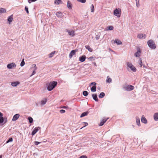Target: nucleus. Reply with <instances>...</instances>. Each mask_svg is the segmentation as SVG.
Instances as JSON below:
<instances>
[{
	"label": "nucleus",
	"mask_w": 158,
	"mask_h": 158,
	"mask_svg": "<svg viewBox=\"0 0 158 158\" xmlns=\"http://www.w3.org/2000/svg\"><path fill=\"white\" fill-rule=\"evenodd\" d=\"M57 82L56 81L51 82L49 83L46 84V86L47 87V89L49 91L52 90L56 86Z\"/></svg>",
	"instance_id": "nucleus-1"
},
{
	"label": "nucleus",
	"mask_w": 158,
	"mask_h": 158,
	"mask_svg": "<svg viewBox=\"0 0 158 158\" xmlns=\"http://www.w3.org/2000/svg\"><path fill=\"white\" fill-rule=\"evenodd\" d=\"M127 69L128 71L130 69L131 71L133 72H135L136 69L134 66L130 62H127Z\"/></svg>",
	"instance_id": "nucleus-2"
},
{
	"label": "nucleus",
	"mask_w": 158,
	"mask_h": 158,
	"mask_svg": "<svg viewBox=\"0 0 158 158\" xmlns=\"http://www.w3.org/2000/svg\"><path fill=\"white\" fill-rule=\"evenodd\" d=\"M147 44L149 47L151 48L155 49L156 46L154 42L152 40H150L147 42Z\"/></svg>",
	"instance_id": "nucleus-3"
},
{
	"label": "nucleus",
	"mask_w": 158,
	"mask_h": 158,
	"mask_svg": "<svg viewBox=\"0 0 158 158\" xmlns=\"http://www.w3.org/2000/svg\"><path fill=\"white\" fill-rule=\"evenodd\" d=\"M16 66V65L14 62L9 64L7 65V67L8 69H12L15 68Z\"/></svg>",
	"instance_id": "nucleus-4"
},
{
	"label": "nucleus",
	"mask_w": 158,
	"mask_h": 158,
	"mask_svg": "<svg viewBox=\"0 0 158 158\" xmlns=\"http://www.w3.org/2000/svg\"><path fill=\"white\" fill-rule=\"evenodd\" d=\"M114 15L118 17H119L121 15V11H119L118 9H116L114 10Z\"/></svg>",
	"instance_id": "nucleus-5"
},
{
	"label": "nucleus",
	"mask_w": 158,
	"mask_h": 158,
	"mask_svg": "<svg viewBox=\"0 0 158 158\" xmlns=\"http://www.w3.org/2000/svg\"><path fill=\"white\" fill-rule=\"evenodd\" d=\"M40 128H41L40 127H35L32 131L31 135H34Z\"/></svg>",
	"instance_id": "nucleus-6"
},
{
	"label": "nucleus",
	"mask_w": 158,
	"mask_h": 158,
	"mask_svg": "<svg viewBox=\"0 0 158 158\" xmlns=\"http://www.w3.org/2000/svg\"><path fill=\"white\" fill-rule=\"evenodd\" d=\"M66 31L68 33L69 35L71 37H73L75 35L74 31L73 30H67Z\"/></svg>",
	"instance_id": "nucleus-7"
},
{
	"label": "nucleus",
	"mask_w": 158,
	"mask_h": 158,
	"mask_svg": "<svg viewBox=\"0 0 158 158\" xmlns=\"http://www.w3.org/2000/svg\"><path fill=\"white\" fill-rule=\"evenodd\" d=\"M146 37V35L143 34H139L137 35V37L138 38L142 39H145Z\"/></svg>",
	"instance_id": "nucleus-8"
},
{
	"label": "nucleus",
	"mask_w": 158,
	"mask_h": 158,
	"mask_svg": "<svg viewBox=\"0 0 158 158\" xmlns=\"http://www.w3.org/2000/svg\"><path fill=\"white\" fill-rule=\"evenodd\" d=\"M141 121L142 123L147 124L148 123L147 120L143 115L142 116Z\"/></svg>",
	"instance_id": "nucleus-9"
},
{
	"label": "nucleus",
	"mask_w": 158,
	"mask_h": 158,
	"mask_svg": "<svg viewBox=\"0 0 158 158\" xmlns=\"http://www.w3.org/2000/svg\"><path fill=\"white\" fill-rule=\"evenodd\" d=\"M56 15L58 18H62L63 17V13L60 11L57 12L56 14Z\"/></svg>",
	"instance_id": "nucleus-10"
},
{
	"label": "nucleus",
	"mask_w": 158,
	"mask_h": 158,
	"mask_svg": "<svg viewBox=\"0 0 158 158\" xmlns=\"http://www.w3.org/2000/svg\"><path fill=\"white\" fill-rule=\"evenodd\" d=\"M135 119L136 120V124L138 126V127H140L141 126V125L140 124L139 118L138 117L136 116L135 117Z\"/></svg>",
	"instance_id": "nucleus-11"
},
{
	"label": "nucleus",
	"mask_w": 158,
	"mask_h": 158,
	"mask_svg": "<svg viewBox=\"0 0 158 158\" xmlns=\"http://www.w3.org/2000/svg\"><path fill=\"white\" fill-rule=\"evenodd\" d=\"M13 18V15H11L8 17L7 19V21L9 24L12 21Z\"/></svg>",
	"instance_id": "nucleus-12"
},
{
	"label": "nucleus",
	"mask_w": 158,
	"mask_h": 158,
	"mask_svg": "<svg viewBox=\"0 0 158 158\" xmlns=\"http://www.w3.org/2000/svg\"><path fill=\"white\" fill-rule=\"evenodd\" d=\"M19 114H17L15 115L13 117L12 119L13 121H16L19 117Z\"/></svg>",
	"instance_id": "nucleus-13"
},
{
	"label": "nucleus",
	"mask_w": 158,
	"mask_h": 158,
	"mask_svg": "<svg viewBox=\"0 0 158 158\" xmlns=\"http://www.w3.org/2000/svg\"><path fill=\"white\" fill-rule=\"evenodd\" d=\"M92 96L93 99L96 102H98V99L97 97V95L96 94H93Z\"/></svg>",
	"instance_id": "nucleus-14"
},
{
	"label": "nucleus",
	"mask_w": 158,
	"mask_h": 158,
	"mask_svg": "<svg viewBox=\"0 0 158 158\" xmlns=\"http://www.w3.org/2000/svg\"><path fill=\"white\" fill-rule=\"evenodd\" d=\"M72 5L71 3V2L69 1H67V7L68 8L70 9H72Z\"/></svg>",
	"instance_id": "nucleus-15"
},
{
	"label": "nucleus",
	"mask_w": 158,
	"mask_h": 158,
	"mask_svg": "<svg viewBox=\"0 0 158 158\" xmlns=\"http://www.w3.org/2000/svg\"><path fill=\"white\" fill-rule=\"evenodd\" d=\"M76 53V51L75 50H72L69 53V58H71Z\"/></svg>",
	"instance_id": "nucleus-16"
},
{
	"label": "nucleus",
	"mask_w": 158,
	"mask_h": 158,
	"mask_svg": "<svg viewBox=\"0 0 158 158\" xmlns=\"http://www.w3.org/2000/svg\"><path fill=\"white\" fill-rule=\"evenodd\" d=\"M86 57L85 55L82 56L79 58V60L81 62L84 61L85 60Z\"/></svg>",
	"instance_id": "nucleus-17"
},
{
	"label": "nucleus",
	"mask_w": 158,
	"mask_h": 158,
	"mask_svg": "<svg viewBox=\"0 0 158 158\" xmlns=\"http://www.w3.org/2000/svg\"><path fill=\"white\" fill-rule=\"evenodd\" d=\"M20 84V82L18 81L15 82H11V85L13 87H15L17 86L18 85Z\"/></svg>",
	"instance_id": "nucleus-18"
},
{
	"label": "nucleus",
	"mask_w": 158,
	"mask_h": 158,
	"mask_svg": "<svg viewBox=\"0 0 158 158\" xmlns=\"http://www.w3.org/2000/svg\"><path fill=\"white\" fill-rule=\"evenodd\" d=\"M141 53V51L139 49L135 53V56L136 57H138L139 56Z\"/></svg>",
	"instance_id": "nucleus-19"
},
{
	"label": "nucleus",
	"mask_w": 158,
	"mask_h": 158,
	"mask_svg": "<svg viewBox=\"0 0 158 158\" xmlns=\"http://www.w3.org/2000/svg\"><path fill=\"white\" fill-rule=\"evenodd\" d=\"M47 99L46 98H44L41 101V105L42 106L44 105L47 102Z\"/></svg>",
	"instance_id": "nucleus-20"
},
{
	"label": "nucleus",
	"mask_w": 158,
	"mask_h": 158,
	"mask_svg": "<svg viewBox=\"0 0 158 158\" xmlns=\"http://www.w3.org/2000/svg\"><path fill=\"white\" fill-rule=\"evenodd\" d=\"M114 43L116 44L117 45L122 44V43L118 39H116L114 41Z\"/></svg>",
	"instance_id": "nucleus-21"
},
{
	"label": "nucleus",
	"mask_w": 158,
	"mask_h": 158,
	"mask_svg": "<svg viewBox=\"0 0 158 158\" xmlns=\"http://www.w3.org/2000/svg\"><path fill=\"white\" fill-rule=\"evenodd\" d=\"M153 117L155 121H158V113H156L154 114L153 115Z\"/></svg>",
	"instance_id": "nucleus-22"
},
{
	"label": "nucleus",
	"mask_w": 158,
	"mask_h": 158,
	"mask_svg": "<svg viewBox=\"0 0 158 158\" xmlns=\"http://www.w3.org/2000/svg\"><path fill=\"white\" fill-rule=\"evenodd\" d=\"M107 120L106 119H102V121L100 122V123L99 125V126H102L104 124V123Z\"/></svg>",
	"instance_id": "nucleus-23"
},
{
	"label": "nucleus",
	"mask_w": 158,
	"mask_h": 158,
	"mask_svg": "<svg viewBox=\"0 0 158 158\" xmlns=\"http://www.w3.org/2000/svg\"><path fill=\"white\" fill-rule=\"evenodd\" d=\"M62 1L61 0H55L54 3L56 5H59L62 3Z\"/></svg>",
	"instance_id": "nucleus-24"
},
{
	"label": "nucleus",
	"mask_w": 158,
	"mask_h": 158,
	"mask_svg": "<svg viewBox=\"0 0 158 158\" xmlns=\"http://www.w3.org/2000/svg\"><path fill=\"white\" fill-rule=\"evenodd\" d=\"M89 112L88 111L87 112H85L83 113L81 115L80 117L81 118L83 117L84 116H86L87 115L89 114Z\"/></svg>",
	"instance_id": "nucleus-25"
},
{
	"label": "nucleus",
	"mask_w": 158,
	"mask_h": 158,
	"mask_svg": "<svg viewBox=\"0 0 158 158\" xmlns=\"http://www.w3.org/2000/svg\"><path fill=\"white\" fill-rule=\"evenodd\" d=\"M85 48L87 49L90 52H92L93 51L92 49L90 47L89 45H86L85 46Z\"/></svg>",
	"instance_id": "nucleus-26"
},
{
	"label": "nucleus",
	"mask_w": 158,
	"mask_h": 158,
	"mask_svg": "<svg viewBox=\"0 0 158 158\" xmlns=\"http://www.w3.org/2000/svg\"><path fill=\"white\" fill-rule=\"evenodd\" d=\"M6 12V9L4 8L0 9V14L2 13H5Z\"/></svg>",
	"instance_id": "nucleus-27"
},
{
	"label": "nucleus",
	"mask_w": 158,
	"mask_h": 158,
	"mask_svg": "<svg viewBox=\"0 0 158 158\" xmlns=\"http://www.w3.org/2000/svg\"><path fill=\"white\" fill-rule=\"evenodd\" d=\"M107 78L106 81V82L110 83L112 82V79L110 78H109V76H107Z\"/></svg>",
	"instance_id": "nucleus-28"
},
{
	"label": "nucleus",
	"mask_w": 158,
	"mask_h": 158,
	"mask_svg": "<svg viewBox=\"0 0 158 158\" xmlns=\"http://www.w3.org/2000/svg\"><path fill=\"white\" fill-rule=\"evenodd\" d=\"M91 91L92 92H95L96 91V86H93L91 89Z\"/></svg>",
	"instance_id": "nucleus-29"
},
{
	"label": "nucleus",
	"mask_w": 158,
	"mask_h": 158,
	"mask_svg": "<svg viewBox=\"0 0 158 158\" xmlns=\"http://www.w3.org/2000/svg\"><path fill=\"white\" fill-rule=\"evenodd\" d=\"M105 95V93L103 92H102L100 93V94L99 96V98H102L104 97Z\"/></svg>",
	"instance_id": "nucleus-30"
},
{
	"label": "nucleus",
	"mask_w": 158,
	"mask_h": 158,
	"mask_svg": "<svg viewBox=\"0 0 158 158\" xmlns=\"http://www.w3.org/2000/svg\"><path fill=\"white\" fill-rule=\"evenodd\" d=\"M128 86L129 89V91L132 90L134 89V87L133 86H132L131 85H128Z\"/></svg>",
	"instance_id": "nucleus-31"
},
{
	"label": "nucleus",
	"mask_w": 158,
	"mask_h": 158,
	"mask_svg": "<svg viewBox=\"0 0 158 158\" xmlns=\"http://www.w3.org/2000/svg\"><path fill=\"white\" fill-rule=\"evenodd\" d=\"M4 119L2 116L0 117V124L4 122Z\"/></svg>",
	"instance_id": "nucleus-32"
},
{
	"label": "nucleus",
	"mask_w": 158,
	"mask_h": 158,
	"mask_svg": "<svg viewBox=\"0 0 158 158\" xmlns=\"http://www.w3.org/2000/svg\"><path fill=\"white\" fill-rule=\"evenodd\" d=\"M89 94L88 92L86 91H84L83 92V94L85 96H87Z\"/></svg>",
	"instance_id": "nucleus-33"
},
{
	"label": "nucleus",
	"mask_w": 158,
	"mask_h": 158,
	"mask_svg": "<svg viewBox=\"0 0 158 158\" xmlns=\"http://www.w3.org/2000/svg\"><path fill=\"white\" fill-rule=\"evenodd\" d=\"M28 120L30 123H32L33 119L32 117H28Z\"/></svg>",
	"instance_id": "nucleus-34"
},
{
	"label": "nucleus",
	"mask_w": 158,
	"mask_h": 158,
	"mask_svg": "<svg viewBox=\"0 0 158 158\" xmlns=\"http://www.w3.org/2000/svg\"><path fill=\"white\" fill-rule=\"evenodd\" d=\"M55 52L54 51V52H52L51 53H50L49 54V58H51V57H52L53 55L55 54Z\"/></svg>",
	"instance_id": "nucleus-35"
},
{
	"label": "nucleus",
	"mask_w": 158,
	"mask_h": 158,
	"mask_svg": "<svg viewBox=\"0 0 158 158\" xmlns=\"http://www.w3.org/2000/svg\"><path fill=\"white\" fill-rule=\"evenodd\" d=\"M13 141V138L12 137L10 138L6 142V143H7L10 142H11Z\"/></svg>",
	"instance_id": "nucleus-36"
},
{
	"label": "nucleus",
	"mask_w": 158,
	"mask_h": 158,
	"mask_svg": "<svg viewBox=\"0 0 158 158\" xmlns=\"http://www.w3.org/2000/svg\"><path fill=\"white\" fill-rule=\"evenodd\" d=\"M91 12H93L94 11V6L93 4H92L90 7Z\"/></svg>",
	"instance_id": "nucleus-37"
},
{
	"label": "nucleus",
	"mask_w": 158,
	"mask_h": 158,
	"mask_svg": "<svg viewBox=\"0 0 158 158\" xmlns=\"http://www.w3.org/2000/svg\"><path fill=\"white\" fill-rule=\"evenodd\" d=\"M82 123V124H84V126L82 127H81L80 129H81L82 128H83V127H85V126L88 125V123H87V122H83V123Z\"/></svg>",
	"instance_id": "nucleus-38"
},
{
	"label": "nucleus",
	"mask_w": 158,
	"mask_h": 158,
	"mask_svg": "<svg viewBox=\"0 0 158 158\" xmlns=\"http://www.w3.org/2000/svg\"><path fill=\"white\" fill-rule=\"evenodd\" d=\"M24 64H25V62L24 61V60H23L20 63V66L21 67H23V66L24 65Z\"/></svg>",
	"instance_id": "nucleus-39"
},
{
	"label": "nucleus",
	"mask_w": 158,
	"mask_h": 158,
	"mask_svg": "<svg viewBox=\"0 0 158 158\" xmlns=\"http://www.w3.org/2000/svg\"><path fill=\"white\" fill-rule=\"evenodd\" d=\"M139 64L140 65L141 67L143 65L142 64V61L141 59V58H140L139 60Z\"/></svg>",
	"instance_id": "nucleus-40"
},
{
	"label": "nucleus",
	"mask_w": 158,
	"mask_h": 158,
	"mask_svg": "<svg viewBox=\"0 0 158 158\" xmlns=\"http://www.w3.org/2000/svg\"><path fill=\"white\" fill-rule=\"evenodd\" d=\"M124 89L127 91H129V89L128 86L127 85L126 86H124L123 87Z\"/></svg>",
	"instance_id": "nucleus-41"
},
{
	"label": "nucleus",
	"mask_w": 158,
	"mask_h": 158,
	"mask_svg": "<svg viewBox=\"0 0 158 158\" xmlns=\"http://www.w3.org/2000/svg\"><path fill=\"white\" fill-rule=\"evenodd\" d=\"M25 10H26V12L27 14L29 13V11H28V8L27 6H25Z\"/></svg>",
	"instance_id": "nucleus-42"
},
{
	"label": "nucleus",
	"mask_w": 158,
	"mask_h": 158,
	"mask_svg": "<svg viewBox=\"0 0 158 158\" xmlns=\"http://www.w3.org/2000/svg\"><path fill=\"white\" fill-rule=\"evenodd\" d=\"M78 2L82 3H85L86 1V0H77Z\"/></svg>",
	"instance_id": "nucleus-43"
},
{
	"label": "nucleus",
	"mask_w": 158,
	"mask_h": 158,
	"mask_svg": "<svg viewBox=\"0 0 158 158\" xmlns=\"http://www.w3.org/2000/svg\"><path fill=\"white\" fill-rule=\"evenodd\" d=\"M108 30H112L114 29V27L112 26H109L108 27Z\"/></svg>",
	"instance_id": "nucleus-44"
},
{
	"label": "nucleus",
	"mask_w": 158,
	"mask_h": 158,
	"mask_svg": "<svg viewBox=\"0 0 158 158\" xmlns=\"http://www.w3.org/2000/svg\"><path fill=\"white\" fill-rule=\"evenodd\" d=\"M96 83L95 82H93L90 84V85H93V86H96Z\"/></svg>",
	"instance_id": "nucleus-45"
},
{
	"label": "nucleus",
	"mask_w": 158,
	"mask_h": 158,
	"mask_svg": "<svg viewBox=\"0 0 158 158\" xmlns=\"http://www.w3.org/2000/svg\"><path fill=\"white\" fill-rule=\"evenodd\" d=\"M88 59L89 60H91V61L94 60V58L93 56H91V57H89L88 58Z\"/></svg>",
	"instance_id": "nucleus-46"
},
{
	"label": "nucleus",
	"mask_w": 158,
	"mask_h": 158,
	"mask_svg": "<svg viewBox=\"0 0 158 158\" xmlns=\"http://www.w3.org/2000/svg\"><path fill=\"white\" fill-rule=\"evenodd\" d=\"M37 0H28V2L29 3H30L31 2H35Z\"/></svg>",
	"instance_id": "nucleus-47"
},
{
	"label": "nucleus",
	"mask_w": 158,
	"mask_h": 158,
	"mask_svg": "<svg viewBox=\"0 0 158 158\" xmlns=\"http://www.w3.org/2000/svg\"><path fill=\"white\" fill-rule=\"evenodd\" d=\"M42 142H38V141H35L34 142V144L35 145H38L40 143H41Z\"/></svg>",
	"instance_id": "nucleus-48"
},
{
	"label": "nucleus",
	"mask_w": 158,
	"mask_h": 158,
	"mask_svg": "<svg viewBox=\"0 0 158 158\" xmlns=\"http://www.w3.org/2000/svg\"><path fill=\"white\" fill-rule=\"evenodd\" d=\"M65 111L64 110H60V112L61 114L64 113L65 112Z\"/></svg>",
	"instance_id": "nucleus-49"
},
{
	"label": "nucleus",
	"mask_w": 158,
	"mask_h": 158,
	"mask_svg": "<svg viewBox=\"0 0 158 158\" xmlns=\"http://www.w3.org/2000/svg\"><path fill=\"white\" fill-rule=\"evenodd\" d=\"M36 70H35V69H34V70L33 71V72H32V73L31 74V75L30 76V77H31L33 75H34L36 72H35V71Z\"/></svg>",
	"instance_id": "nucleus-50"
},
{
	"label": "nucleus",
	"mask_w": 158,
	"mask_h": 158,
	"mask_svg": "<svg viewBox=\"0 0 158 158\" xmlns=\"http://www.w3.org/2000/svg\"><path fill=\"white\" fill-rule=\"evenodd\" d=\"M79 158H87V157L85 155H82L80 156Z\"/></svg>",
	"instance_id": "nucleus-51"
},
{
	"label": "nucleus",
	"mask_w": 158,
	"mask_h": 158,
	"mask_svg": "<svg viewBox=\"0 0 158 158\" xmlns=\"http://www.w3.org/2000/svg\"><path fill=\"white\" fill-rule=\"evenodd\" d=\"M32 67L34 68V69L36 70L37 69V67L36 66V64H33L32 65Z\"/></svg>",
	"instance_id": "nucleus-52"
},
{
	"label": "nucleus",
	"mask_w": 158,
	"mask_h": 158,
	"mask_svg": "<svg viewBox=\"0 0 158 158\" xmlns=\"http://www.w3.org/2000/svg\"><path fill=\"white\" fill-rule=\"evenodd\" d=\"M136 6L137 7H139V2H136Z\"/></svg>",
	"instance_id": "nucleus-53"
},
{
	"label": "nucleus",
	"mask_w": 158,
	"mask_h": 158,
	"mask_svg": "<svg viewBox=\"0 0 158 158\" xmlns=\"http://www.w3.org/2000/svg\"><path fill=\"white\" fill-rule=\"evenodd\" d=\"M4 120L3 124L6 123L7 122L6 118V119H5V118H4Z\"/></svg>",
	"instance_id": "nucleus-54"
},
{
	"label": "nucleus",
	"mask_w": 158,
	"mask_h": 158,
	"mask_svg": "<svg viewBox=\"0 0 158 158\" xmlns=\"http://www.w3.org/2000/svg\"><path fill=\"white\" fill-rule=\"evenodd\" d=\"M68 106H64L63 107H62V108H64V109H66V108H68Z\"/></svg>",
	"instance_id": "nucleus-55"
},
{
	"label": "nucleus",
	"mask_w": 158,
	"mask_h": 158,
	"mask_svg": "<svg viewBox=\"0 0 158 158\" xmlns=\"http://www.w3.org/2000/svg\"><path fill=\"white\" fill-rule=\"evenodd\" d=\"M2 116H3V114L2 113L0 112V117Z\"/></svg>",
	"instance_id": "nucleus-56"
},
{
	"label": "nucleus",
	"mask_w": 158,
	"mask_h": 158,
	"mask_svg": "<svg viewBox=\"0 0 158 158\" xmlns=\"http://www.w3.org/2000/svg\"><path fill=\"white\" fill-rule=\"evenodd\" d=\"M139 0H135L136 2H139Z\"/></svg>",
	"instance_id": "nucleus-57"
},
{
	"label": "nucleus",
	"mask_w": 158,
	"mask_h": 158,
	"mask_svg": "<svg viewBox=\"0 0 158 158\" xmlns=\"http://www.w3.org/2000/svg\"><path fill=\"white\" fill-rule=\"evenodd\" d=\"M0 158H2V156L0 155Z\"/></svg>",
	"instance_id": "nucleus-58"
},
{
	"label": "nucleus",
	"mask_w": 158,
	"mask_h": 158,
	"mask_svg": "<svg viewBox=\"0 0 158 158\" xmlns=\"http://www.w3.org/2000/svg\"><path fill=\"white\" fill-rule=\"evenodd\" d=\"M96 39L97 40H98V38H96Z\"/></svg>",
	"instance_id": "nucleus-59"
},
{
	"label": "nucleus",
	"mask_w": 158,
	"mask_h": 158,
	"mask_svg": "<svg viewBox=\"0 0 158 158\" xmlns=\"http://www.w3.org/2000/svg\"><path fill=\"white\" fill-rule=\"evenodd\" d=\"M157 38H158V36H157Z\"/></svg>",
	"instance_id": "nucleus-60"
}]
</instances>
